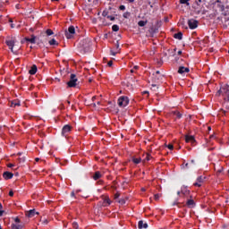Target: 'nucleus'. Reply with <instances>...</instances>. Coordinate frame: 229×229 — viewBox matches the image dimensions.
I'll list each match as a JSON object with an SVG mask.
<instances>
[{
	"label": "nucleus",
	"mask_w": 229,
	"mask_h": 229,
	"mask_svg": "<svg viewBox=\"0 0 229 229\" xmlns=\"http://www.w3.org/2000/svg\"><path fill=\"white\" fill-rule=\"evenodd\" d=\"M103 174H101V172L97 171L95 172V174H93V180L98 181L99 180V178H102Z\"/></svg>",
	"instance_id": "dca6fc26"
},
{
	"label": "nucleus",
	"mask_w": 229,
	"mask_h": 229,
	"mask_svg": "<svg viewBox=\"0 0 229 229\" xmlns=\"http://www.w3.org/2000/svg\"><path fill=\"white\" fill-rule=\"evenodd\" d=\"M3 214H4V210L0 209V217H2Z\"/></svg>",
	"instance_id": "09e8293b"
},
{
	"label": "nucleus",
	"mask_w": 229,
	"mask_h": 229,
	"mask_svg": "<svg viewBox=\"0 0 229 229\" xmlns=\"http://www.w3.org/2000/svg\"><path fill=\"white\" fill-rule=\"evenodd\" d=\"M71 198H76V193H74V191L71 192Z\"/></svg>",
	"instance_id": "a18cd8bd"
},
{
	"label": "nucleus",
	"mask_w": 229,
	"mask_h": 229,
	"mask_svg": "<svg viewBox=\"0 0 229 229\" xmlns=\"http://www.w3.org/2000/svg\"><path fill=\"white\" fill-rule=\"evenodd\" d=\"M71 131H72V126L70 124H66L63 127L61 135L63 137H67L71 134Z\"/></svg>",
	"instance_id": "423d86ee"
},
{
	"label": "nucleus",
	"mask_w": 229,
	"mask_h": 229,
	"mask_svg": "<svg viewBox=\"0 0 229 229\" xmlns=\"http://www.w3.org/2000/svg\"><path fill=\"white\" fill-rule=\"evenodd\" d=\"M48 44L50 46H58V43H57L56 39H55V38H52L51 40H49Z\"/></svg>",
	"instance_id": "393cba45"
},
{
	"label": "nucleus",
	"mask_w": 229,
	"mask_h": 229,
	"mask_svg": "<svg viewBox=\"0 0 229 229\" xmlns=\"http://www.w3.org/2000/svg\"><path fill=\"white\" fill-rule=\"evenodd\" d=\"M10 26H11L12 29L15 28V24H13V23H11Z\"/></svg>",
	"instance_id": "864d4df0"
},
{
	"label": "nucleus",
	"mask_w": 229,
	"mask_h": 229,
	"mask_svg": "<svg viewBox=\"0 0 229 229\" xmlns=\"http://www.w3.org/2000/svg\"><path fill=\"white\" fill-rule=\"evenodd\" d=\"M154 199H156V201H158L160 199V194H155Z\"/></svg>",
	"instance_id": "c9c22d12"
},
{
	"label": "nucleus",
	"mask_w": 229,
	"mask_h": 229,
	"mask_svg": "<svg viewBox=\"0 0 229 229\" xmlns=\"http://www.w3.org/2000/svg\"><path fill=\"white\" fill-rule=\"evenodd\" d=\"M130 15H131V13L130 12H125L123 14V17L124 19H128V17H130Z\"/></svg>",
	"instance_id": "c85d7f7f"
},
{
	"label": "nucleus",
	"mask_w": 229,
	"mask_h": 229,
	"mask_svg": "<svg viewBox=\"0 0 229 229\" xmlns=\"http://www.w3.org/2000/svg\"><path fill=\"white\" fill-rule=\"evenodd\" d=\"M185 142H191V146H196V139L194 138V136L186 135Z\"/></svg>",
	"instance_id": "1a4fd4ad"
},
{
	"label": "nucleus",
	"mask_w": 229,
	"mask_h": 229,
	"mask_svg": "<svg viewBox=\"0 0 229 229\" xmlns=\"http://www.w3.org/2000/svg\"><path fill=\"white\" fill-rule=\"evenodd\" d=\"M13 105H14V106H21V104H20V103H13Z\"/></svg>",
	"instance_id": "3c124183"
},
{
	"label": "nucleus",
	"mask_w": 229,
	"mask_h": 229,
	"mask_svg": "<svg viewBox=\"0 0 229 229\" xmlns=\"http://www.w3.org/2000/svg\"><path fill=\"white\" fill-rule=\"evenodd\" d=\"M0 210H3V204L0 202Z\"/></svg>",
	"instance_id": "680f3d73"
},
{
	"label": "nucleus",
	"mask_w": 229,
	"mask_h": 229,
	"mask_svg": "<svg viewBox=\"0 0 229 229\" xmlns=\"http://www.w3.org/2000/svg\"><path fill=\"white\" fill-rule=\"evenodd\" d=\"M148 24V21H140L138 22V26H140V28H144V26H146Z\"/></svg>",
	"instance_id": "5701e85b"
},
{
	"label": "nucleus",
	"mask_w": 229,
	"mask_h": 229,
	"mask_svg": "<svg viewBox=\"0 0 229 229\" xmlns=\"http://www.w3.org/2000/svg\"><path fill=\"white\" fill-rule=\"evenodd\" d=\"M175 205H176L177 207H180V202H178V199H175V201L173 203V207H175Z\"/></svg>",
	"instance_id": "e433bc0d"
},
{
	"label": "nucleus",
	"mask_w": 229,
	"mask_h": 229,
	"mask_svg": "<svg viewBox=\"0 0 229 229\" xmlns=\"http://www.w3.org/2000/svg\"><path fill=\"white\" fill-rule=\"evenodd\" d=\"M55 32H53V30L51 29H48L46 30V35L47 37H51V35H54Z\"/></svg>",
	"instance_id": "cd10ccee"
},
{
	"label": "nucleus",
	"mask_w": 229,
	"mask_h": 229,
	"mask_svg": "<svg viewBox=\"0 0 229 229\" xmlns=\"http://www.w3.org/2000/svg\"><path fill=\"white\" fill-rule=\"evenodd\" d=\"M115 48H116V49H119V41H116Z\"/></svg>",
	"instance_id": "8fccbe9b"
},
{
	"label": "nucleus",
	"mask_w": 229,
	"mask_h": 229,
	"mask_svg": "<svg viewBox=\"0 0 229 229\" xmlns=\"http://www.w3.org/2000/svg\"><path fill=\"white\" fill-rule=\"evenodd\" d=\"M9 196L12 198V197H13V191H9Z\"/></svg>",
	"instance_id": "49530a36"
},
{
	"label": "nucleus",
	"mask_w": 229,
	"mask_h": 229,
	"mask_svg": "<svg viewBox=\"0 0 229 229\" xmlns=\"http://www.w3.org/2000/svg\"><path fill=\"white\" fill-rule=\"evenodd\" d=\"M189 165H191V164H189V163H186V164H185V167H187V168H188V167H189Z\"/></svg>",
	"instance_id": "13d9d810"
},
{
	"label": "nucleus",
	"mask_w": 229,
	"mask_h": 229,
	"mask_svg": "<svg viewBox=\"0 0 229 229\" xmlns=\"http://www.w3.org/2000/svg\"><path fill=\"white\" fill-rule=\"evenodd\" d=\"M13 165H14L13 164H9L8 167H13Z\"/></svg>",
	"instance_id": "4d7b16f0"
},
{
	"label": "nucleus",
	"mask_w": 229,
	"mask_h": 229,
	"mask_svg": "<svg viewBox=\"0 0 229 229\" xmlns=\"http://www.w3.org/2000/svg\"><path fill=\"white\" fill-rule=\"evenodd\" d=\"M110 53H111L112 56H115L117 55V52H114L113 50H111Z\"/></svg>",
	"instance_id": "c03bdc74"
},
{
	"label": "nucleus",
	"mask_w": 229,
	"mask_h": 229,
	"mask_svg": "<svg viewBox=\"0 0 229 229\" xmlns=\"http://www.w3.org/2000/svg\"><path fill=\"white\" fill-rule=\"evenodd\" d=\"M19 162H26V158L25 157H20Z\"/></svg>",
	"instance_id": "37998d69"
},
{
	"label": "nucleus",
	"mask_w": 229,
	"mask_h": 229,
	"mask_svg": "<svg viewBox=\"0 0 229 229\" xmlns=\"http://www.w3.org/2000/svg\"><path fill=\"white\" fill-rule=\"evenodd\" d=\"M75 33H76V29L74 28V26H70L68 28V30L64 31V35H65L66 38H68V39L72 38V37H74Z\"/></svg>",
	"instance_id": "39448f33"
},
{
	"label": "nucleus",
	"mask_w": 229,
	"mask_h": 229,
	"mask_svg": "<svg viewBox=\"0 0 229 229\" xmlns=\"http://www.w3.org/2000/svg\"><path fill=\"white\" fill-rule=\"evenodd\" d=\"M9 22H11V23H12V22H13V21L12 19H10V20H9Z\"/></svg>",
	"instance_id": "774afa93"
},
{
	"label": "nucleus",
	"mask_w": 229,
	"mask_h": 229,
	"mask_svg": "<svg viewBox=\"0 0 229 229\" xmlns=\"http://www.w3.org/2000/svg\"><path fill=\"white\" fill-rule=\"evenodd\" d=\"M216 7L218 8V12H225V4H222L220 0L216 1Z\"/></svg>",
	"instance_id": "9b49d317"
},
{
	"label": "nucleus",
	"mask_w": 229,
	"mask_h": 229,
	"mask_svg": "<svg viewBox=\"0 0 229 229\" xmlns=\"http://www.w3.org/2000/svg\"><path fill=\"white\" fill-rule=\"evenodd\" d=\"M157 74H160V71H157L156 73L153 74V76H157Z\"/></svg>",
	"instance_id": "603ef678"
},
{
	"label": "nucleus",
	"mask_w": 229,
	"mask_h": 229,
	"mask_svg": "<svg viewBox=\"0 0 229 229\" xmlns=\"http://www.w3.org/2000/svg\"><path fill=\"white\" fill-rule=\"evenodd\" d=\"M172 114H173V115H175V117H176L177 119H182V114L180 112H178V111H173V112H172Z\"/></svg>",
	"instance_id": "aec40b11"
},
{
	"label": "nucleus",
	"mask_w": 229,
	"mask_h": 229,
	"mask_svg": "<svg viewBox=\"0 0 229 229\" xmlns=\"http://www.w3.org/2000/svg\"><path fill=\"white\" fill-rule=\"evenodd\" d=\"M36 215H38V212H36L35 209H30L27 212L26 216L27 217H35Z\"/></svg>",
	"instance_id": "4468645a"
},
{
	"label": "nucleus",
	"mask_w": 229,
	"mask_h": 229,
	"mask_svg": "<svg viewBox=\"0 0 229 229\" xmlns=\"http://www.w3.org/2000/svg\"><path fill=\"white\" fill-rule=\"evenodd\" d=\"M14 221H15L16 223H21V219H20L19 217H16V218L14 219Z\"/></svg>",
	"instance_id": "de8ad7c7"
},
{
	"label": "nucleus",
	"mask_w": 229,
	"mask_h": 229,
	"mask_svg": "<svg viewBox=\"0 0 229 229\" xmlns=\"http://www.w3.org/2000/svg\"><path fill=\"white\" fill-rule=\"evenodd\" d=\"M181 192L182 196H187L191 191L187 188H182Z\"/></svg>",
	"instance_id": "412c9836"
},
{
	"label": "nucleus",
	"mask_w": 229,
	"mask_h": 229,
	"mask_svg": "<svg viewBox=\"0 0 229 229\" xmlns=\"http://www.w3.org/2000/svg\"><path fill=\"white\" fill-rule=\"evenodd\" d=\"M119 10H121L122 12H124V10H126V6H124V5H120V6H119Z\"/></svg>",
	"instance_id": "4c0bfd02"
},
{
	"label": "nucleus",
	"mask_w": 229,
	"mask_h": 229,
	"mask_svg": "<svg viewBox=\"0 0 229 229\" xmlns=\"http://www.w3.org/2000/svg\"><path fill=\"white\" fill-rule=\"evenodd\" d=\"M222 172H223V168L217 171V173H222Z\"/></svg>",
	"instance_id": "338daca9"
},
{
	"label": "nucleus",
	"mask_w": 229,
	"mask_h": 229,
	"mask_svg": "<svg viewBox=\"0 0 229 229\" xmlns=\"http://www.w3.org/2000/svg\"><path fill=\"white\" fill-rule=\"evenodd\" d=\"M148 223H144V221H142V220H140V221H139V223H138V228L139 229H142V228H148Z\"/></svg>",
	"instance_id": "2eb2a0df"
},
{
	"label": "nucleus",
	"mask_w": 229,
	"mask_h": 229,
	"mask_svg": "<svg viewBox=\"0 0 229 229\" xmlns=\"http://www.w3.org/2000/svg\"><path fill=\"white\" fill-rule=\"evenodd\" d=\"M15 42H17V38H15V37H7L5 38V44L9 47V49L12 51V53H15L13 51V47H15Z\"/></svg>",
	"instance_id": "f03ea898"
},
{
	"label": "nucleus",
	"mask_w": 229,
	"mask_h": 229,
	"mask_svg": "<svg viewBox=\"0 0 229 229\" xmlns=\"http://www.w3.org/2000/svg\"><path fill=\"white\" fill-rule=\"evenodd\" d=\"M118 203H120V205H126V199H120Z\"/></svg>",
	"instance_id": "c756f323"
},
{
	"label": "nucleus",
	"mask_w": 229,
	"mask_h": 229,
	"mask_svg": "<svg viewBox=\"0 0 229 229\" xmlns=\"http://www.w3.org/2000/svg\"><path fill=\"white\" fill-rule=\"evenodd\" d=\"M102 16L103 17H107L108 18V11H103V13H102Z\"/></svg>",
	"instance_id": "f704fd0d"
},
{
	"label": "nucleus",
	"mask_w": 229,
	"mask_h": 229,
	"mask_svg": "<svg viewBox=\"0 0 229 229\" xmlns=\"http://www.w3.org/2000/svg\"><path fill=\"white\" fill-rule=\"evenodd\" d=\"M220 94L224 97L225 101H228L229 103V85L225 84L221 86L220 89L218 90Z\"/></svg>",
	"instance_id": "f257e3e1"
},
{
	"label": "nucleus",
	"mask_w": 229,
	"mask_h": 229,
	"mask_svg": "<svg viewBox=\"0 0 229 229\" xmlns=\"http://www.w3.org/2000/svg\"><path fill=\"white\" fill-rule=\"evenodd\" d=\"M111 204H112V201L110 200V198L105 197V199H104L105 207H106V205H111Z\"/></svg>",
	"instance_id": "4be33fe9"
},
{
	"label": "nucleus",
	"mask_w": 229,
	"mask_h": 229,
	"mask_svg": "<svg viewBox=\"0 0 229 229\" xmlns=\"http://www.w3.org/2000/svg\"><path fill=\"white\" fill-rule=\"evenodd\" d=\"M167 148H168V149H170V150L174 149V146H173V144H168V145H167Z\"/></svg>",
	"instance_id": "58836bf2"
},
{
	"label": "nucleus",
	"mask_w": 229,
	"mask_h": 229,
	"mask_svg": "<svg viewBox=\"0 0 229 229\" xmlns=\"http://www.w3.org/2000/svg\"><path fill=\"white\" fill-rule=\"evenodd\" d=\"M37 37L35 35H32L31 38H25L26 42H30V44H36Z\"/></svg>",
	"instance_id": "f3484780"
},
{
	"label": "nucleus",
	"mask_w": 229,
	"mask_h": 229,
	"mask_svg": "<svg viewBox=\"0 0 229 229\" xmlns=\"http://www.w3.org/2000/svg\"><path fill=\"white\" fill-rule=\"evenodd\" d=\"M3 178L4 180H12V178H13V174L12 172H4L3 174Z\"/></svg>",
	"instance_id": "f8f14e48"
},
{
	"label": "nucleus",
	"mask_w": 229,
	"mask_h": 229,
	"mask_svg": "<svg viewBox=\"0 0 229 229\" xmlns=\"http://www.w3.org/2000/svg\"><path fill=\"white\" fill-rule=\"evenodd\" d=\"M174 38H176L177 40H182L183 38V33L178 32L174 35Z\"/></svg>",
	"instance_id": "6ab92c4d"
},
{
	"label": "nucleus",
	"mask_w": 229,
	"mask_h": 229,
	"mask_svg": "<svg viewBox=\"0 0 229 229\" xmlns=\"http://www.w3.org/2000/svg\"><path fill=\"white\" fill-rule=\"evenodd\" d=\"M191 0H179L180 4H186V6H191V4L189 3Z\"/></svg>",
	"instance_id": "b1692460"
},
{
	"label": "nucleus",
	"mask_w": 229,
	"mask_h": 229,
	"mask_svg": "<svg viewBox=\"0 0 229 229\" xmlns=\"http://www.w3.org/2000/svg\"><path fill=\"white\" fill-rule=\"evenodd\" d=\"M11 228L12 229H22V225H21L12 224Z\"/></svg>",
	"instance_id": "bb28decb"
},
{
	"label": "nucleus",
	"mask_w": 229,
	"mask_h": 229,
	"mask_svg": "<svg viewBox=\"0 0 229 229\" xmlns=\"http://www.w3.org/2000/svg\"><path fill=\"white\" fill-rule=\"evenodd\" d=\"M112 30H113V31H118L119 30V25H117V24L113 25Z\"/></svg>",
	"instance_id": "2f4dec72"
},
{
	"label": "nucleus",
	"mask_w": 229,
	"mask_h": 229,
	"mask_svg": "<svg viewBox=\"0 0 229 229\" xmlns=\"http://www.w3.org/2000/svg\"><path fill=\"white\" fill-rule=\"evenodd\" d=\"M107 19H109V21H115V17L111 15L107 16Z\"/></svg>",
	"instance_id": "a19ab883"
},
{
	"label": "nucleus",
	"mask_w": 229,
	"mask_h": 229,
	"mask_svg": "<svg viewBox=\"0 0 229 229\" xmlns=\"http://www.w3.org/2000/svg\"><path fill=\"white\" fill-rule=\"evenodd\" d=\"M177 55H182V50H179L178 52H177Z\"/></svg>",
	"instance_id": "052dcab7"
},
{
	"label": "nucleus",
	"mask_w": 229,
	"mask_h": 229,
	"mask_svg": "<svg viewBox=\"0 0 229 229\" xmlns=\"http://www.w3.org/2000/svg\"><path fill=\"white\" fill-rule=\"evenodd\" d=\"M43 223L44 225H47V220H45Z\"/></svg>",
	"instance_id": "69168bd1"
},
{
	"label": "nucleus",
	"mask_w": 229,
	"mask_h": 229,
	"mask_svg": "<svg viewBox=\"0 0 229 229\" xmlns=\"http://www.w3.org/2000/svg\"><path fill=\"white\" fill-rule=\"evenodd\" d=\"M177 196H182V191H177Z\"/></svg>",
	"instance_id": "6e6d98bb"
},
{
	"label": "nucleus",
	"mask_w": 229,
	"mask_h": 229,
	"mask_svg": "<svg viewBox=\"0 0 229 229\" xmlns=\"http://www.w3.org/2000/svg\"><path fill=\"white\" fill-rule=\"evenodd\" d=\"M190 167H196V161L194 159H191L190 162Z\"/></svg>",
	"instance_id": "7c9ffc66"
},
{
	"label": "nucleus",
	"mask_w": 229,
	"mask_h": 229,
	"mask_svg": "<svg viewBox=\"0 0 229 229\" xmlns=\"http://www.w3.org/2000/svg\"><path fill=\"white\" fill-rule=\"evenodd\" d=\"M186 207H188V208H194L196 207V202H194V199H190L186 201Z\"/></svg>",
	"instance_id": "9d476101"
},
{
	"label": "nucleus",
	"mask_w": 229,
	"mask_h": 229,
	"mask_svg": "<svg viewBox=\"0 0 229 229\" xmlns=\"http://www.w3.org/2000/svg\"><path fill=\"white\" fill-rule=\"evenodd\" d=\"M77 81H78V78H76V74L72 73L70 75V81L67 82V86L70 87V89H72L76 87Z\"/></svg>",
	"instance_id": "20e7f679"
},
{
	"label": "nucleus",
	"mask_w": 229,
	"mask_h": 229,
	"mask_svg": "<svg viewBox=\"0 0 229 229\" xmlns=\"http://www.w3.org/2000/svg\"><path fill=\"white\" fill-rule=\"evenodd\" d=\"M107 65H108V67H112V65H114V62L113 61H109L107 63Z\"/></svg>",
	"instance_id": "79ce46f5"
},
{
	"label": "nucleus",
	"mask_w": 229,
	"mask_h": 229,
	"mask_svg": "<svg viewBox=\"0 0 229 229\" xmlns=\"http://www.w3.org/2000/svg\"><path fill=\"white\" fill-rule=\"evenodd\" d=\"M119 196H121V194L119 192H116L114 194V199H119Z\"/></svg>",
	"instance_id": "ea45409f"
},
{
	"label": "nucleus",
	"mask_w": 229,
	"mask_h": 229,
	"mask_svg": "<svg viewBox=\"0 0 229 229\" xmlns=\"http://www.w3.org/2000/svg\"><path fill=\"white\" fill-rule=\"evenodd\" d=\"M37 71H38L37 65L33 64L30 70L29 71V73L31 75L37 74Z\"/></svg>",
	"instance_id": "a211bd4d"
},
{
	"label": "nucleus",
	"mask_w": 229,
	"mask_h": 229,
	"mask_svg": "<svg viewBox=\"0 0 229 229\" xmlns=\"http://www.w3.org/2000/svg\"><path fill=\"white\" fill-rule=\"evenodd\" d=\"M141 160L140 157H132L133 164H140Z\"/></svg>",
	"instance_id": "a878e982"
},
{
	"label": "nucleus",
	"mask_w": 229,
	"mask_h": 229,
	"mask_svg": "<svg viewBox=\"0 0 229 229\" xmlns=\"http://www.w3.org/2000/svg\"><path fill=\"white\" fill-rule=\"evenodd\" d=\"M128 3H135V0H127Z\"/></svg>",
	"instance_id": "5fc2aeb1"
},
{
	"label": "nucleus",
	"mask_w": 229,
	"mask_h": 229,
	"mask_svg": "<svg viewBox=\"0 0 229 229\" xmlns=\"http://www.w3.org/2000/svg\"><path fill=\"white\" fill-rule=\"evenodd\" d=\"M207 179V177L200 175L197 178V182L193 183V185L195 187H201V184L203 183V182H205V180Z\"/></svg>",
	"instance_id": "6e6552de"
},
{
	"label": "nucleus",
	"mask_w": 229,
	"mask_h": 229,
	"mask_svg": "<svg viewBox=\"0 0 229 229\" xmlns=\"http://www.w3.org/2000/svg\"><path fill=\"white\" fill-rule=\"evenodd\" d=\"M229 199H228V197L225 198V203H228Z\"/></svg>",
	"instance_id": "0e129e2a"
},
{
	"label": "nucleus",
	"mask_w": 229,
	"mask_h": 229,
	"mask_svg": "<svg viewBox=\"0 0 229 229\" xmlns=\"http://www.w3.org/2000/svg\"><path fill=\"white\" fill-rule=\"evenodd\" d=\"M151 158H152L151 155L146 154L145 160H147V162H149V160H150Z\"/></svg>",
	"instance_id": "72a5a7b5"
},
{
	"label": "nucleus",
	"mask_w": 229,
	"mask_h": 229,
	"mask_svg": "<svg viewBox=\"0 0 229 229\" xmlns=\"http://www.w3.org/2000/svg\"><path fill=\"white\" fill-rule=\"evenodd\" d=\"M72 228L73 229H79L80 228V225H78V222H73L72 223Z\"/></svg>",
	"instance_id": "473e14b6"
},
{
	"label": "nucleus",
	"mask_w": 229,
	"mask_h": 229,
	"mask_svg": "<svg viewBox=\"0 0 229 229\" xmlns=\"http://www.w3.org/2000/svg\"><path fill=\"white\" fill-rule=\"evenodd\" d=\"M191 70L185 66H180L178 69L179 74H185V72H189Z\"/></svg>",
	"instance_id": "ddd939ff"
},
{
	"label": "nucleus",
	"mask_w": 229,
	"mask_h": 229,
	"mask_svg": "<svg viewBox=\"0 0 229 229\" xmlns=\"http://www.w3.org/2000/svg\"><path fill=\"white\" fill-rule=\"evenodd\" d=\"M133 69L136 71V69H139V66L135 65Z\"/></svg>",
	"instance_id": "e2e57ef3"
},
{
	"label": "nucleus",
	"mask_w": 229,
	"mask_h": 229,
	"mask_svg": "<svg viewBox=\"0 0 229 229\" xmlns=\"http://www.w3.org/2000/svg\"><path fill=\"white\" fill-rule=\"evenodd\" d=\"M151 30L153 31V33H157V30L153 28H151Z\"/></svg>",
	"instance_id": "bf43d9fd"
},
{
	"label": "nucleus",
	"mask_w": 229,
	"mask_h": 229,
	"mask_svg": "<svg viewBox=\"0 0 229 229\" xmlns=\"http://www.w3.org/2000/svg\"><path fill=\"white\" fill-rule=\"evenodd\" d=\"M117 103L121 108H124V106H128V105H130V98L126 96H122L118 98Z\"/></svg>",
	"instance_id": "7ed1b4c3"
},
{
	"label": "nucleus",
	"mask_w": 229,
	"mask_h": 229,
	"mask_svg": "<svg viewBox=\"0 0 229 229\" xmlns=\"http://www.w3.org/2000/svg\"><path fill=\"white\" fill-rule=\"evenodd\" d=\"M198 24H199V21L197 20L190 19L188 21V26L190 30H196V28H198Z\"/></svg>",
	"instance_id": "0eeeda50"
}]
</instances>
